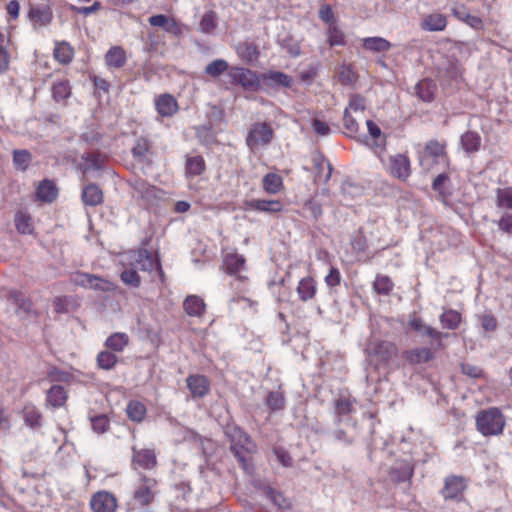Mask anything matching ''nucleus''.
I'll list each match as a JSON object with an SVG mask.
<instances>
[{"label":"nucleus","instance_id":"f257e3e1","mask_svg":"<svg viewBox=\"0 0 512 512\" xmlns=\"http://www.w3.org/2000/svg\"><path fill=\"white\" fill-rule=\"evenodd\" d=\"M224 434L230 441V450L242 468L248 471V456L256 452V444L251 437L235 423L224 427Z\"/></svg>","mask_w":512,"mask_h":512},{"label":"nucleus","instance_id":"f03ea898","mask_svg":"<svg viewBox=\"0 0 512 512\" xmlns=\"http://www.w3.org/2000/svg\"><path fill=\"white\" fill-rule=\"evenodd\" d=\"M476 429L483 436H498L503 433L505 417L497 407L480 410L476 415Z\"/></svg>","mask_w":512,"mask_h":512},{"label":"nucleus","instance_id":"7ed1b4c3","mask_svg":"<svg viewBox=\"0 0 512 512\" xmlns=\"http://www.w3.org/2000/svg\"><path fill=\"white\" fill-rule=\"evenodd\" d=\"M222 268L226 273L235 277V282L231 286L243 292L246 290L247 277L242 276L240 273L245 268V258L237 253L227 254L223 260Z\"/></svg>","mask_w":512,"mask_h":512},{"label":"nucleus","instance_id":"20e7f679","mask_svg":"<svg viewBox=\"0 0 512 512\" xmlns=\"http://www.w3.org/2000/svg\"><path fill=\"white\" fill-rule=\"evenodd\" d=\"M273 135L274 131L268 123H254L246 136V144L252 152H255L260 147L269 145Z\"/></svg>","mask_w":512,"mask_h":512},{"label":"nucleus","instance_id":"39448f33","mask_svg":"<svg viewBox=\"0 0 512 512\" xmlns=\"http://www.w3.org/2000/svg\"><path fill=\"white\" fill-rule=\"evenodd\" d=\"M125 261L127 266H131L136 270L152 271L154 268H157L161 271L159 262L145 248L129 251L126 254Z\"/></svg>","mask_w":512,"mask_h":512},{"label":"nucleus","instance_id":"423d86ee","mask_svg":"<svg viewBox=\"0 0 512 512\" xmlns=\"http://www.w3.org/2000/svg\"><path fill=\"white\" fill-rule=\"evenodd\" d=\"M127 183L133 190L132 197L138 201H142L143 204H150L153 200L158 198L159 190L142 178L132 177Z\"/></svg>","mask_w":512,"mask_h":512},{"label":"nucleus","instance_id":"0eeeda50","mask_svg":"<svg viewBox=\"0 0 512 512\" xmlns=\"http://www.w3.org/2000/svg\"><path fill=\"white\" fill-rule=\"evenodd\" d=\"M228 77L231 84L240 85L247 90L255 91L259 87V78L256 73L243 67L230 68Z\"/></svg>","mask_w":512,"mask_h":512},{"label":"nucleus","instance_id":"6e6552de","mask_svg":"<svg viewBox=\"0 0 512 512\" xmlns=\"http://www.w3.org/2000/svg\"><path fill=\"white\" fill-rule=\"evenodd\" d=\"M71 282L74 285L87 289H93L96 291L107 292L112 290V283L110 281L99 276L84 272H77L73 274L71 277Z\"/></svg>","mask_w":512,"mask_h":512},{"label":"nucleus","instance_id":"1a4fd4ad","mask_svg":"<svg viewBox=\"0 0 512 512\" xmlns=\"http://www.w3.org/2000/svg\"><path fill=\"white\" fill-rule=\"evenodd\" d=\"M368 356L376 358L377 365L386 364L397 355V347L389 341H377L367 348Z\"/></svg>","mask_w":512,"mask_h":512},{"label":"nucleus","instance_id":"9d476101","mask_svg":"<svg viewBox=\"0 0 512 512\" xmlns=\"http://www.w3.org/2000/svg\"><path fill=\"white\" fill-rule=\"evenodd\" d=\"M354 402L355 400L346 396H340L334 400V422L337 426L344 425L355 428L356 423L349 417V414L353 411Z\"/></svg>","mask_w":512,"mask_h":512},{"label":"nucleus","instance_id":"9b49d317","mask_svg":"<svg viewBox=\"0 0 512 512\" xmlns=\"http://www.w3.org/2000/svg\"><path fill=\"white\" fill-rule=\"evenodd\" d=\"M389 173L400 180H407L411 175V166L408 156L404 154H396L388 159Z\"/></svg>","mask_w":512,"mask_h":512},{"label":"nucleus","instance_id":"f8f14e48","mask_svg":"<svg viewBox=\"0 0 512 512\" xmlns=\"http://www.w3.org/2000/svg\"><path fill=\"white\" fill-rule=\"evenodd\" d=\"M132 466L134 469L141 468L151 470L157 465L156 453L153 449L132 447Z\"/></svg>","mask_w":512,"mask_h":512},{"label":"nucleus","instance_id":"ddd939ff","mask_svg":"<svg viewBox=\"0 0 512 512\" xmlns=\"http://www.w3.org/2000/svg\"><path fill=\"white\" fill-rule=\"evenodd\" d=\"M90 507L93 512H116L117 500L107 491H99L92 495Z\"/></svg>","mask_w":512,"mask_h":512},{"label":"nucleus","instance_id":"4468645a","mask_svg":"<svg viewBox=\"0 0 512 512\" xmlns=\"http://www.w3.org/2000/svg\"><path fill=\"white\" fill-rule=\"evenodd\" d=\"M186 384L193 398H203L210 392V381L205 375L191 374Z\"/></svg>","mask_w":512,"mask_h":512},{"label":"nucleus","instance_id":"2eb2a0df","mask_svg":"<svg viewBox=\"0 0 512 512\" xmlns=\"http://www.w3.org/2000/svg\"><path fill=\"white\" fill-rule=\"evenodd\" d=\"M139 482V487L134 492V499L142 505H148L154 498L152 488L157 482L154 478L143 474H140Z\"/></svg>","mask_w":512,"mask_h":512},{"label":"nucleus","instance_id":"dca6fc26","mask_svg":"<svg viewBox=\"0 0 512 512\" xmlns=\"http://www.w3.org/2000/svg\"><path fill=\"white\" fill-rule=\"evenodd\" d=\"M408 326L419 333V335L428 336L431 339L436 340L439 345L441 344L442 338L448 336V334H444L427 325L421 318L416 317L415 315L409 318Z\"/></svg>","mask_w":512,"mask_h":512},{"label":"nucleus","instance_id":"f3484780","mask_svg":"<svg viewBox=\"0 0 512 512\" xmlns=\"http://www.w3.org/2000/svg\"><path fill=\"white\" fill-rule=\"evenodd\" d=\"M7 300L18 307V314L32 317L37 316V312L33 309L32 301L25 297L20 291L10 290L7 294Z\"/></svg>","mask_w":512,"mask_h":512},{"label":"nucleus","instance_id":"a211bd4d","mask_svg":"<svg viewBox=\"0 0 512 512\" xmlns=\"http://www.w3.org/2000/svg\"><path fill=\"white\" fill-rule=\"evenodd\" d=\"M317 282L311 276H306L298 282L296 293L300 301L309 302L313 300L317 294Z\"/></svg>","mask_w":512,"mask_h":512},{"label":"nucleus","instance_id":"6ab92c4d","mask_svg":"<svg viewBox=\"0 0 512 512\" xmlns=\"http://www.w3.org/2000/svg\"><path fill=\"white\" fill-rule=\"evenodd\" d=\"M245 206L247 210L264 213H277L283 209L279 200L251 199L245 202Z\"/></svg>","mask_w":512,"mask_h":512},{"label":"nucleus","instance_id":"aec40b11","mask_svg":"<svg viewBox=\"0 0 512 512\" xmlns=\"http://www.w3.org/2000/svg\"><path fill=\"white\" fill-rule=\"evenodd\" d=\"M28 17L34 27H43L52 21L53 13L48 6H35L29 9Z\"/></svg>","mask_w":512,"mask_h":512},{"label":"nucleus","instance_id":"412c9836","mask_svg":"<svg viewBox=\"0 0 512 512\" xmlns=\"http://www.w3.org/2000/svg\"><path fill=\"white\" fill-rule=\"evenodd\" d=\"M465 487L466 485L462 477L450 476L445 479L441 493L445 499H455L462 494Z\"/></svg>","mask_w":512,"mask_h":512},{"label":"nucleus","instance_id":"4be33fe9","mask_svg":"<svg viewBox=\"0 0 512 512\" xmlns=\"http://www.w3.org/2000/svg\"><path fill=\"white\" fill-rule=\"evenodd\" d=\"M390 478L395 482H405L413 475V466L407 460H398L391 467Z\"/></svg>","mask_w":512,"mask_h":512},{"label":"nucleus","instance_id":"5701e85b","mask_svg":"<svg viewBox=\"0 0 512 512\" xmlns=\"http://www.w3.org/2000/svg\"><path fill=\"white\" fill-rule=\"evenodd\" d=\"M156 109L161 116H172L178 109L175 98L171 95L164 94L159 96L155 102Z\"/></svg>","mask_w":512,"mask_h":512},{"label":"nucleus","instance_id":"b1692460","mask_svg":"<svg viewBox=\"0 0 512 512\" xmlns=\"http://www.w3.org/2000/svg\"><path fill=\"white\" fill-rule=\"evenodd\" d=\"M414 92L422 101L431 102L436 92V84L430 79H422L415 85Z\"/></svg>","mask_w":512,"mask_h":512},{"label":"nucleus","instance_id":"393cba45","mask_svg":"<svg viewBox=\"0 0 512 512\" xmlns=\"http://www.w3.org/2000/svg\"><path fill=\"white\" fill-rule=\"evenodd\" d=\"M362 47L373 53L387 52L392 47V44L385 38L374 36L367 37L362 40Z\"/></svg>","mask_w":512,"mask_h":512},{"label":"nucleus","instance_id":"a878e982","mask_svg":"<svg viewBox=\"0 0 512 512\" xmlns=\"http://www.w3.org/2000/svg\"><path fill=\"white\" fill-rule=\"evenodd\" d=\"M452 14L459 20L465 22L473 29H482L483 21L476 15H471L464 6H455L451 9Z\"/></svg>","mask_w":512,"mask_h":512},{"label":"nucleus","instance_id":"bb28decb","mask_svg":"<svg viewBox=\"0 0 512 512\" xmlns=\"http://www.w3.org/2000/svg\"><path fill=\"white\" fill-rule=\"evenodd\" d=\"M82 201L88 206H97L103 202L102 190L96 184H88L82 190Z\"/></svg>","mask_w":512,"mask_h":512},{"label":"nucleus","instance_id":"cd10ccee","mask_svg":"<svg viewBox=\"0 0 512 512\" xmlns=\"http://www.w3.org/2000/svg\"><path fill=\"white\" fill-rule=\"evenodd\" d=\"M15 228L18 233L23 235H31L34 232L32 218L25 210H19L14 217Z\"/></svg>","mask_w":512,"mask_h":512},{"label":"nucleus","instance_id":"c85d7f7f","mask_svg":"<svg viewBox=\"0 0 512 512\" xmlns=\"http://www.w3.org/2000/svg\"><path fill=\"white\" fill-rule=\"evenodd\" d=\"M263 79L267 85L272 87L282 86L289 88L293 83L292 77L279 71H270L263 75Z\"/></svg>","mask_w":512,"mask_h":512},{"label":"nucleus","instance_id":"c756f323","mask_svg":"<svg viewBox=\"0 0 512 512\" xmlns=\"http://www.w3.org/2000/svg\"><path fill=\"white\" fill-rule=\"evenodd\" d=\"M67 400V393L63 386L53 385L48 391L46 402L48 405L59 408L62 407Z\"/></svg>","mask_w":512,"mask_h":512},{"label":"nucleus","instance_id":"7c9ffc66","mask_svg":"<svg viewBox=\"0 0 512 512\" xmlns=\"http://www.w3.org/2000/svg\"><path fill=\"white\" fill-rule=\"evenodd\" d=\"M22 414L25 424L30 428L35 429L41 426L42 414L35 405L25 404Z\"/></svg>","mask_w":512,"mask_h":512},{"label":"nucleus","instance_id":"2f4dec72","mask_svg":"<svg viewBox=\"0 0 512 512\" xmlns=\"http://www.w3.org/2000/svg\"><path fill=\"white\" fill-rule=\"evenodd\" d=\"M218 27V16L213 10L205 12L199 22L198 30L206 35H211Z\"/></svg>","mask_w":512,"mask_h":512},{"label":"nucleus","instance_id":"473e14b6","mask_svg":"<svg viewBox=\"0 0 512 512\" xmlns=\"http://www.w3.org/2000/svg\"><path fill=\"white\" fill-rule=\"evenodd\" d=\"M447 25V19L443 14L433 13L426 16L422 23V29L426 31H442Z\"/></svg>","mask_w":512,"mask_h":512},{"label":"nucleus","instance_id":"72a5a7b5","mask_svg":"<svg viewBox=\"0 0 512 512\" xmlns=\"http://www.w3.org/2000/svg\"><path fill=\"white\" fill-rule=\"evenodd\" d=\"M206 168L205 160L200 155L188 156L186 159L185 173L187 177L200 176Z\"/></svg>","mask_w":512,"mask_h":512},{"label":"nucleus","instance_id":"f704fd0d","mask_svg":"<svg viewBox=\"0 0 512 512\" xmlns=\"http://www.w3.org/2000/svg\"><path fill=\"white\" fill-rule=\"evenodd\" d=\"M185 312L189 316L199 317L205 311V303L203 299L196 295L188 296L183 303Z\"/></svg>","mask_w":512,"mask_h":512},{"label":"nucleus","instance_id":"c9c22d12","mask_svg":"<svg viewBox=\"0 0 512 512\" xmlns=\"http://www.w3.org/2000/svg\"><path fill=\"white\" fill-rule=\"evenodd\" d=\"M424 155L431 157L435 163L446 159L445 144L437 140H430L425 145Z\"/></svg>","mask_w":512,"mask_h":512},{"label":"nucleus","instance_id":"e433bc0d","mask_svg":"<svg viewBox=\"0 0 512 512\" xmlns=\"http://www.w3.org/2000/svg\"><path fill=\"white\" fill-rule=\"evenodd\" d=\"M53 54L59 63L68 64L73 60L74 49L65 41L56 42Z\"/></svg>","mask_w":512,"mask_h":512},{"label":"nucleus","instance_id":"4c0bfd02","mask_svg":"<svg viewBox=\"0 0 512 512\" xmlns=\"http://www.w3.org/2000/svg\"><path fill=\"white\" fill-rule=\"evenodd\" d=\"M460 143L467 153H474L480 149L481 137L477 132L468 131L461 136Z\"/></svg>","mask_w":512,"mask_h":512},{"label":"nucleus","instance_id":"58836bf2","mask_svg":"<svg viewBox=\"0 0 512 512\" xmlns=\"http://www.w3.org/2000/svg\"><path fill=\"white\" fill-rule=\"evenodd\" d=\"M37 197L44 202H52L57 197V188L50 180H43L37 187Z\"/></svg>","mask_w":512,"mask_h":512},{"label":"nucleus","instance_id":"ea45409f","mask_svg":"<svg viewBox=\"0 0 512 512\" xmlns=\"http://www.w3.org/2000/svg\"><path fill=\"white\" fill-rule=\"evenodd\" d=\"M439 321L443 328L448 330H455L460 325L462 316L458 311L454 309H448L440 315Z\"/></svg>","mask_w":512,"mask_h":512},{"label":"nucleus","instance_id":"a19ab883","mask_svg":"<svg viewBox=\"0 0 512 512\" xmlns=\"http://www.w3.org/2000/svg\"><path fill=\"white\" fill-rule=\"evenodd\" d=\"M405 358L411 364H420L429 362L433 358V353L429 348H416L405 352Z\"/></svg>","mask_w":512,"mask_h":512},{"label":"nucleus","instance_id":"79ce46f5","mask_svg":"<svg viewBox=\"0 0 512 512\" xmlns=\"http://www.w3.org/2000/svg\"><path fill=\"white\" fill-rule=\"evenodd\" d=\"M52 96L56 102H65L71 96V86L68 80H59L52 86Z\"/></svg>","mask_w":512,"mask_h":512},{"label":"nucleus","instance_id":"37998d69","mask_svg":"<svg viewBox=\"0 0 512 512\" xmlns=\"http://www.w3.org/2000/svg\"><path fill=\"white\" fill-rule=\"evenodd\" d=\"M128 343L129 336L120 332L110 335L105 341L106 347L114 352H122Z\"/></svg>","mask_w":512,"mask_h":512},{"label":"nucleus","instance_id":"c03bdc74","mask_svg":"<svg viewBox=\"0 0 512 512\" xmlns=\"http://www.w3.org/2000/svg\"><path fill=\"white\" fill-rule=\"evenodd\" d=\"M105 60L108 66L121 68L126 62L125 52L120 47H112L106 53Z\"/></svg>","mask_w":512,"mask_h":512},{"label":"nucleus","instance_id":"a18cd8bd","mask_svg":"<svg viewBox=\"0 0 512 512\" xmlns=\"http://www.w3.org/2000/svg\"><path fill=\"white\" fill-rule=\"evenodd\" d=\"M326 35L328 44L331 47L344 46L346 44L345 34L339 28L337 23H332L330 26H328Z\"/></svg>","mask_w":512,"mask_h":512},{"label":"nucleus","instance_id":"49530a36","mask_svg":"<svg viewBox=\"0 0 512 512\" xmlns=\"http://www.w3.org/2000/svg\"><path fill=\"white\" fill-rule=\"evenodd\" d=\"M301 215L304 218L317 221L322 216V205L315 199L307 200L302 207Z\"/></svg>","mask_w":512,"mask_h":512},{"label":"nucleus","instance_id":"de8ad7c7","mask_svg":"<svg viewBox=\"0 0 512 512\" xmlns=\"http://www.w3.org/2000/svg\"><path fill=\"white\" fill-rule=\"evenodd\" d=\"M151 151V143L147 138H137L131 150L133 157L138 161H144Z\"/></svg>","mask_w":512,"mask_h":512},{"label":"nucleus","instance_id":"09e8293b","mask_svg":"<svg viewBox=\"0 0 512 512\" xmlns=\"http://www.w3.org/2000/svg\"><path fill=\"white\" fill-rule=\"evenodd\" d=\"M283 185L281 176L276 173H268L262 179L263 189L269 194L278 193Z\"/></svg>","mask_w":512,"mask_h":512},{"label":"nucleus","instance_id":"8fccbe9b","mask_svg":"<svg viewBox=\"0 0 512 512\" xmlns=\"http://www.w3.org/2000/svg\"><path fill=\"white\" fill-rule=\"evenodd\" d=\"M127 416L134 422H141L146 415V407L140 401H130L126 408Z\"/></svg>","mask_w":512,"mask_h":512},{"label":"nucleus","instance_id":"3c124183","mask_svg":"<svg viewBox=\"0 0 512 512\" xmlns=\"http://www.w3.org/2000/svg\"><path fill=\"white\" fill-rule=\"evenodd\" d=\"M229 70V64L224 59H215L205 67V73L212 78H218Z\"/></svg>","mask_w":512,"mask_h":512},{"label":"nucleus","instance_id":"603ef678","mask_svg":"<svg viewBox=\"0 0 512 512\" xmlns=\"http://www.w3.org/2000/svg\"><path fill=\"white\" fill-rule=\"evenodd\" d=\"M117 361V356L110 351H101L97 356V364L99 368L104 370L113 369Z\"/></svg>","mask_w":512,"mask_h":512},{"label":"nucleus","instance_id":"864d4df0","mask_svg":"<svg viewBox=\"0 0 512 512\" xmlns=\"http://www.w3.org/2000/svg\"><path fill=\"white\" fill-rule=\"evenodd\" d=\"M266 496L280 509H288L291 507L290 501L284 497L281 492H278L271 487H267Z\"/></svg>","mask_w":512,"mask_h":512},{"label":"nucleus","instance_id":"5fc2aeb1","mask_svg":"<svg viewBox=\"0 0 512 512\" xmlns=\"http://www.w3.org/2000/svg\"><path fill=\"white\" fill-rule=\"evenodd\" d=\"M393 282L388 276L377 275L373 284L375 292L382 295H388L393 289Z\"/></svg>","mask_w":512,"mask_h":512},{"label":"nucleus","instance_id":"6e6d98bb","mask_svg":"<svg viewBox=\"0 0 512 512\" xmlns=\"http://www.w3.org/2000/svg\"><path fill=\"white\" fill-rule=\"evenodd\" d=\"M31 153L28 150H14L13 163L16 168L25 171L31 161Z\"/></svg>","mask_w":512,"mask_h":512},{"label":"nucleus","instance_id":"4d7b16f0","mask_svg":"<svg viewBox=\"0 0 512 512\" xmlns=\"http://www.w3.org/2000/svg\"><path fill=\"white\" fill-rule=\"evenodd\" d=\"M345 427L350 429H344L338 426V428L332 432V435L336 441L344 445H350L355 440V435L351 432L354 428H351L350 426Z\"/></svg>","mask_w":512,"mask_h":512},{"label":"nucleus","instance_id":"13d9d810","mask_svg":"<svg viewBox=\"0 0 512 512\" xmlns=\"http://www.w3.org/2000/svg\"><path fill=\"white\" fill-rule=\"evenodd\" d=\"M90 422L93 431L97 434H103L107 432L110 427L109 418L104 414L90 417Z\"/></svg>","mask_w":512,"mask_h":512},{"label":"nucleus","instance_id":"bf43d9fd","mask_svg":"<svg viewBox=\"0 0 512 512\" xmlns=\"http://www.w3.org/2000/svg\"><path fill=\"white\" fill-rule=\"evenodd\" d=\"M266 404L272 411H278L284 408L285 398L282 392L272 391L266 398Z\"/></svg>","mask_w":512,"mask_h":512},{"label":"nucleus","instance_id":"052dcab7","mask_svg":"<svg viewBox=\"0 0 512 512\" xmlns=\"http://www.w3.org/2000/svg\"><path fill=\"white\" fill-rule=\"evenodd\" d=\"M120 278L124 284L132 287H138L141 282L137 270L131 266H128L126 269L122 271Z\"/></svg>","mask_w":512,"mask_h":512},{"label":"nucleus","instance_id":"680f3d73","mask_svg":"<svg viewBox=\"0 0 512 512\" xmlns=\"http://www.w3.org/2000/svg\"><path fill=\"white\" fill-rule=\"evenodd\" d=\"M81 159L87 163L85 171L88 169H100L104 161L101 154L94 152L83 153Z\"/></svg>","mask_w":512,"mask_h":512},{"label":"nucleus","instance_id":"e2e57ef3","mask_svg":"<svg viewBox=\"0 0 512 512\" xmlns=\"http://www.w3.org/2000/svg\"><path fill=\"white\" fill-rule=\"evenodd\" d=\"M497 206L512 209V190L510 188L497 190Z\"/></svg>","mask_w":512,"mask_h":512},{"label":"nucleus","instance_id":"0e129e2a","mask_svg":"<svg viewBox=\"0 0 512 512\" xmlns=\"http://www.w3.org/2000/svg\"><path fill=\"white\" fill-rule=\"evenodd\" d=\"M345 109H349V113H363L366 109L365 98L359 94L351 95L349 104Z\"/></svg>","mask_w":512,"mask_h":512},{"label":"nucleus","instance_id":"69168bd1","mask_svg":"<svg viewBox=\"0 0 512 512\" xmlns=\"http://www.w3.org/2000/svg\"><path fill=\"white\" fill-rule=\"evenodd\" d=\"M343 125L347 130V135L349 136H354L359 131V125L356 119L352 116V113H349V109L344 110Z\"/></svg>","mask_w":512,"mask_h":512},{"label":"nucleus","instance_id":"338daca9","mask_svg":"<svg viewBox=\"0 0 512 512\" xmlns=\"http://www.w3.org/2000/svg\"><path fill=\"white\" fill-rule=\"evenodd\" d=\"M269 288L277 303H287L290 299V291L287 287L279 285H269Z\"/></svg>","mask_w":512,"mask_h":512},{"label":"nucleus","instance_id":"774afa93","mask_svg":"<svg viewBox=\"0 0 512 512\" xmlns=\"http://www.w3.org/2000/svg\"><path fill=\"white\" fill-rule=\"evenodd\" d=\"M342 280V276L340 271L335 268L331 267L329 269L328 274L325 276V283L330 289H334L335 287L339 286Z\"/></svg>","mask_w":512,"mask_h":512}]
</instances>
